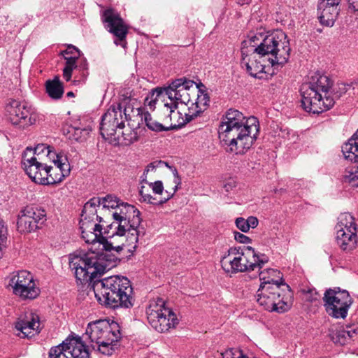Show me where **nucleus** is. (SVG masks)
Segmentation results:
<instances>
[{"label":"nucleus","mask_w":358,"mask_h":358,"mask_svg":"<svg viewBox=\"0 0 358 358\" xmlns=\"http://www.w3.org/2000/svg\"><path fill=\"white\" fill-rule=\"evenodd\" d=\"M102 230L99 234L81 233L82 238L87 243H99L103 245V252H96L91 250H77L69 255V266L74 270L76 278L80 283L92 282L98 274H102L105 271L113 266V262L107 257H115L109 254L112 251L119 252L123 250V246L115 245L114 242L108 241L102 235Z\"/></svg>","instance_id":"f257e3e1"},{"label":"nucleus","mask_w":358,"mask_h":358,"mask_svg":"<svg viewBox=\"0 0 358 358\" xmlns=\"http://www.w3.org/2000/svg\"><path fill=\"white\" fill-rule=\"evenodd\" d=\"M259 132L258 120L246 118L235 109H229L222 117L218 127L219 138L236 154H243L250 149Z\"/></svg>","instance_id":"f03ea898"},{"label":"nucleus","mask_w":358,"mask_h":358,"mask_svg":"<svg viewBox=\"0 0 358 358\" xmlns=\"http://www.w3.org/2000/svg\"><path fill=\"white\" fill-rule=\"evenodd\" d=\"M243 44L252 47V50L259 53V59H266L268 65L273 69L272 74L287 63L289 57V42L287 35L281 31L268 35L262 33L251 34Z\"/></svg>","instance_id":"7ed1b4c3"},{"label":"nucleus","mask_w":358,"mask_h":358,"mask_svg":"<svg viewBox=\"0 0 358 358\" xmlns=\"http://www.w3.org/2000/svg\"><path fill=\"white\" fill-rule=\"evenodd\" d=\"M99 303L111 308H129L134 306L133 288L124 276L112 275L96 281L93 286Z\"/></svg>","instance_id":"20e7f679"},{"label":"nucleus","mask_w":358,"mask_h":358,"mask_svg":"<svg viewBox=\"0 0 358 358\" xmlns=\"http://www.w3.org/2000/svg\"><path fill=\"white\" fill-rule=\"evenodd\" d=\"M140 211L134 206L122 202L116 210L109 215L115 220L112 224H117L115 235L126 236L125 243L121 245L131 254L136 251L139 237L143 236L145 234V229L140 227Z\"/></svg>","instance_id":"39448f33"},{"label":"nucleus","mask_w":358,"mask_h":358,"mask_svg":"<svg viewBox=\"0 0 358 358\" xmlns=\"http://www.w3.org/2000/svg\"><path fill=\"white\" fill-rule=\"evenodd\" d=\"M332 83L328 76L315 73L301 87V105L304 110L319 114L331 108L335 102L329 94Z\"/></svg>","instance_id":"423d86ee"},{"label":"nucleus","mask_w":358,"mask_h":358,"mask_svg":"<svg viewBox=\"0 0 358 358\" xmlns=\"http://www.w3.org/2000/svg\"><path fill=\"white\" fill-rule=\"evenodd\" d=\"M268 262V257L257 252L250 246L231 247L220 260L222 269L227 273L236 274L261 269Z\"/></svg>","instance_id":"0eeeda50"},{"label":"nucleus","mask_w":358,"mask_h":358,"mask_svg":"<svg viewBox=\"0 0 358 358\" xmlns=\"http://www.w3.org/2000/svg\"><path fill=\"white\" fill-rule=\"evenodd\" d=\"M131 117L127 114V108H124L120 103L112 105L101 117L100 133L104 139L114 137V140L124 145H129L136 140V134L130 129L125 134L122 129L124 127L125 121H131Z\"/></svg>","instance_id":"6e6552de"},{"label":"nucleus","mask_w":358,"mask_h":358,"mask_svg":"<svg viewBox=\"0 0 358 358\" xmlns=\"http://www.w3.org/2000/svg\"><path fill=\"white\" fill-rule=\"evenodd\" d=\"M287 291L283 292L277 285H259L257 291V301L264 309L270 312L282 313L292 306V294L287 285Z\"/></svg>","instance_id":"1a4fd4ad"},{"label":"nucleus","mask_w":358,"mask_h":358,"mask_svg":"<svg viewBox=\"0 0 358 358\" xmlns=\"http://www.w3.org/2000/svg\"><path fill=\"white\" fill-rule=\"evenodd\" d=\"M148 323L158 332H166L173 328L178 323L175 313L166 307L162 299H153L150 301L146 308Z\"/></svg>","instance_id":"9d476101"},{"label":"nucleus","mask_w":358,"mask_h":358,"mask_svg":"<svg viewBox=\"0 0 358 358\" xmlns=\"http://www.w3.org/2000/svg\"><path fill=\"white\" fill-rule=\"evenodd\" d=\"M323 300L326 312L329 315L338 319L347 317L352 299L348 291L341 290L339 287L326 290Z\"/></svg>","instance_id":"9b49d317"},{"label":"nucleus","mask_w":358,"mask_h":358,"mask_svg":"<svg viewBox=\"0 0 358 358\" xmlns=\"http://www.w3.org/2000/svg\"><path fill=\"white\" fill-rule=\"evenodd\" d=\"M8 287L13 293L22 299H34L40 293L31 273L22 270L13 273L8 278Z\"/></svg>","instance_id":"f8f14e48"},{"label":"nucleus","mask_w":358,"mask_h":358,"mask_svg":"<svg viewBox=\"0 0 358 358\" xmlns=\"http://www.w3.org/2000/svg\"><path fill=\"white\" fill-rule=\"evenodd\" d=\"M85 334L90 342L95 343L102 341L117 342L121 338L118 324L115 322L110 323L106 320L90 322L86 328Z\"/></svg>","instance_id":"ddd939ff"},{"label":"nucleus","mask_w":358,"mask_h":358,"mask_svg":"<svg viewBox=\"0 0 358 358\" xmlns=\"http://www.w3.org/2000/svg\"><path fill=\"white\" fill-rule=\"evenodd\" d=\"M342 152L346 159L354 162V164L345 169L343 180L352 186L358 187V129L342 146Z\"/></svg>","instance_id":"4468645a"},{"label":"nucleus","mask_w":358,"mask_h":358,"mask_svg":"<svg viewBox=\"0 0 358 358\" xmlns=\"http://www.w3.org/2000/svg\"><path fill=\"white\" fill-rule=\"evenodd\" d=\"M6 110L9 121L19 127L30 126L36 121L32 108L26 103L11 100L7 103Z\"/></svg>","instance_id":"2eb2a0df"},{"label":"nucleus","mask_w":358,"mask_h":358,"mask_svg":"<svg viewBox=\"0 0 358 358\" xmlns=\"http://www.w3.org/2000/svg\"><path fill=\"white\" fill-rule=\"evenodd\" d=\"M45 216L44 210L27 206L18 215L17 229L21 234L34 231L39 227L38 224L43 222Z\"/></svg>","instance_id":"dca6fc26"},{"label":"nucleus","mask_w":358,"mask_h":358,"mask_svg":"<svg viewBox=\"0 0 358 358\" xmlns=\"http://www.w3.org/2000/svg\"><path fill=\"white\" fill-rule=\"evenodd\" d=\"M266 62L265 58L259 59V53L254 51L252 47L242 43L241 64L251 76L261 78L259 74L266 73Z\"/></svg>","instance_id":"f3484780"},{"label":"nucleus","mask_w":358,"mask_h":358,"mask_svg":"<svg viewBox=\"0 0 358 358\" xmlns=\"http://www.w3.org/2000/svg\"><path fill=\"white\" fill-rule=\"evenodd\" d=\"M103 22L106 24L108 31L117 37L115 43L125 47V43L122 44L128 34V27L120 17V14L114 9L108 8L103 13Z\"/></svg>","instance_id":"a211bd4d"},{"label":"nucleus","mask_w":358,"mask_h":358,"mask_svg":"<svg viewBox=\"0 0 358 358\" xmlns=\"http://www.w3.org/2000/svg\"><path fill=\"white\" fill-rule=\"evenodd\" d=\"M177 104L171 102V103H164L161 110L162 121L164 123L166 131L177 129L181 126L192 121L194 117L192 113H185V117L182 114L176 110Z\"/></svg>","instance_id":"6ab92c4d"},{"label":"nucleus","mask_w":358,"mask_h":358,"mask_svg":"<svg viewBox=\"0 0 358 358\" xmlns=\"http://www.w3.org/2000/svg\"><path fill=\"white\" fill-rule=\"evenodd\" d=\"M57 347L61 350L63 358H90L87 347L78 336H69Z\"/></svg>","instance_id":"aec40b11"},{"label":"nucleus","mask_w":358,"mask_h":358,"mask_svg":"<svg viewBox=\"0 0 358 358\" xmlns=\"http://www.w3.org/2000/svg\"><path fill=\"white\" fill-rule=\"evenodd\" d=\"M195 83L186 78H179L173 81L168 87L164 88V94L172 101L176 100L188 105L190 102L188 91Z\"/></svg>","instance_id":"412c9836"},{"label":"nucleus","mask_w":358,"mask_h":358,"mask_svg":"<svg viewBox=\"0 0 358 358\" xmlns=\"http://www.w3.org/2000/svg\"><path fill=\"white\" fill-rule=\"evenodd\" d=\"M54 166H50L48 169V183L54 185L62 182L70 173V164L66 156L61 153L57 154L53 159Z\"/></svg>","instance_id":"4be33fe9"},{"label":"nucleus","mask_w":358,"mask_h":358,"mask_svg":"<svg viewBox=\"0 0 358 358\" xmlns=\"http://www.w3.org/2000/svg\"><path fill=\"white\" fill-rule=\"evenodd\" d=\"M15 327L24 337H31L40 332L39 317L31 311L27 312L24 315L20 316Z\"/></svg>","instance_id":"5701e85b"},{"label":"nucleus","mask_w":358,"mask_h":358,"mask_svg":"<svg viewBox=\"0 0 358 358\" xmlns=\"http://www.w3.org/2000/svg\"><path fill=\"white\" fill-rule=\"evenodd\" d=\"M66 60L63 69V78L69 81L72 76L73 70L77 67V61L80 57V50L73 45H69L65 50L61 52Z\"/></svg>","instance_id":"b1692460"},{"label":"nucleus","mask_w":358,"mask_h":358,"mask_svg":"<svg viewBox=\"0 0 358 358\" xmlns=\"http://www.w3.org/2000/svg\"><path fill=\"white\" fill-rule=\"evenodd\" d=\"M31 152V148H27L26 149L22 155V163L27 174L32 181L36 183L37 179H38V173L39 171L41 162H39V160H41L40 157L29 156Z\"/></svg>","instance_id":"393cba45"},{"label":"nucleus","mask_w":358,"mask_h":358,"mask_svg":"<svg viewBox=\"0 0 358 358\" xmlns=\"http://www.w3.org/2000/svg\"><path fill=\"white\" fill-rule=\"evenodd\" d=\"M100 206V197H93L90 199L83 206L80 221H98L99 223L103 222V218L98 215V210H101Z\"/></svg>","instance_id":"a878e982"},{"label":"nucleus","mask_w":358,"mask_h":358,"mask_svg":"<svg viewBox=\"0 0 358 358\" xmlns=\"http://www.w3.org/2000/svg\"><path fill=\"white\" fill-rule=\"evenodd\" d=\"M356 334V329L346 330L340 324H333L329 329V336L336 344L345 345Z\"/></svg>","instance_id":"bb28decb"},{"label":"nucleus","mask_w":358,"mask_h":358,"mask_svg":"<svg viewBox=\"0 0 358 358\" xmlns=\"http://www.w3.org/2000/svg\"><path fill=\"white\" fill-rule=\"evenodd\" d=\"M174 180L173 182L175 184L174 187L173 188L172 192H169L168 190L165 191V194H166V196L163 197L160 201L158 202H155V199L149 194L148 192V188H146L144 185H141L140 189H139V194L142 198V200L145 202H147L148 203L151 204H162L165 202H166L168 200H169L175 194V192L178 190V186L180 184V179L179 178L178 176V172L176 170H175L174 172Z\"/></svg>","instance_id":"cd10ccee"},{"label":"nucleus","mask_w":358,"mask_h":358,"mask_svg":"<svg viewBox=\"0 0 358 358\" xmlns=\"http://www.w3.org/2000/svg\"><path fill=\"white\" fill-rule=\"evenodd\" d=\"M356 231H346L343 229H336V242L339 247L343 250H353L357 243V236Z\"/></svg>","instance_id":"c85d7f7f"},{"label":"nucleus","mask_w":358,"mask_h":358,"mask_svg":"<svg viewBox=\"0 0 358 358\" xmlns=\"http://www.w3.org/2000/svg\"><path fill=\"white\" fill-rule=\"evenodd\" d=\"M317 10L320 22L327 27H332L339 13L338 6H324L323 8H320L317 5Z\"/></svg>","instance_id":"c756f323"},{"label":"nucleus","mask_w":358,"mask_h":358,"mask_svg":"<svg viewBox=\"0 0 358 358\" xmlns=\"http://www.w3.org/2000/svg\"><path fill=\"white\" fill-rule=\"evenodd\" d=\"M260 285H277L280 287L283 285L282 275L280 271L274 268H266L262 270L259 273Z\"/></svg>","instance_id":"7c9ffc66"},{"label":"nucleus","mask_w":358,"mask_h":358,"mask_svg":"<svg viewBox=\"0 0 358 358\" xmlns=\"http://www.w3.org/2000/svg\"><path fill=\"white\" fill-rule=\"evenodd\" d=\"M209 101L210 98L208 94L205 91L199 89L195 103H192V106L189 107V113H192L194 117L199 116L206 109Z\"/></svg>","instance_id":"2f4dec72"},{"label":"nucleus","mask_w":358,"mask_h":358,"mask_svg":"<svg viewBox=\"0 0 358 358\" xmlns=\"http://www.w3.org/2000/svg\"><path fill=\"white\" fill-rule=\"evenodd\" d=\"M139 116L142 122H144L146 126L152 131H166L164 123L158 122L154 120L151 115L148 111H143L137 108V117Z\"/></svg>","instance_id":"473e14b6"},{"label":"nucleus","mask_w":358,"mask_h":358,"mask_svg":"<svg viewBox=\"0 0 358 358\" xmlns=\"http://www.w3.org/2000/svg\"><path fill=\"white\" fill-rule=\"evenodd\" d=\"M336 229L346 231H358L357 225L355 223L354 217L349 213H341L338 217V223Z\"/></svg>","instance_id":"72a5a7b5"},{"label":"nucleus","mask_w":358,"mask_h":358,"mask_svg":"<svg viewBox=\"0 0 358 358\" xmlns=\"http://www.w3.org/2000/svg\"><path fill=\"white\" fill-rule=\"evenodd\" d=\"M45 87L47 93L52 99H59L64 94V87L58 77L48 80Z\"/></svg>","instance_id":"f704fd0d"},{"label":"nucleus","mask_w":358,"mask_h":358,"mask_svg":"<svg viewBox=\"0 0 358 358\" xmlns=\"http://www.w3.org/2000/svg\"><path fill=\"white\" fill-rule=\"evenodd\" d=\"M92 129L90 127L85 128L70 127L68 130L69 139L75 140L76 141H83L85 140L89 135Z\"/></svg>","instance_id":"c9c22d12"},{"label":"nucleus","mask_w":358,"mask_h":358,"mask_svg":"<svg viewBox=\"0 0 358 358\" xmlns=\"http://www.w3.org/2000/svg\"><path fill=\"white\" fill-rule=\"evenodd\" d=\"M121 203L122 202H120V200L117 196L111 194L106 195L101 198V205H102L101 210L104 213L108 211V214L110 215V208L115 210Z\"/></svg>","instance_id":"e433bc0d"},{"label":"nucleus","mask_w":358,"mask_h":358,"mask_svg":"<svg viewBox=\"0 0 358 358\" xmlns=\"http://www.w3.org/2000/svg\"><path fill=\"white\" fill-rule=\"evenodd\" d=\"M164 91V89L161 88H156L152 90V92H150L148 96L145 99V106H148L150 110H154L158 99L165 95Z\"/></svg>","instance_id":"4c0bfd02"},{"label":"nucleus","mask_w":358,"mask_h":358,"mask_svg":"<svg viewBox=\"0 0 358 358\" xmlns=\"http://www.w3.org/2000/svg\"><path fill=\"white\" fill-rule=\"evenodd\" d=\"M81 233L99 234L102 230L103 225L93 221H80Z\"/></svg>","instance_id":"58836bf2"},{"label":"nucleus","mask_w":358,"mask_h":358,"mask_svg":"<svg viewBox=\"0 0 358 358\" xmlns=\"http://www.w3.org/2000/svg\"><path fill=\"white\" fill-rule=\"evenodd\" d=\"M116 343L110 341L97 343H96L97 345V350L104 355L110 356L115 352L117 345Z\"/></svg>","instance_id":"ea45409f"},{"label":"nucleus","mask_w":358,"mask_h":358,"mask_svg":"<svg viewBox=\"0 0 358 358\" xmlns=\"http://www.w3.org/2000/svg\"><path fill=\"white\" fill-rule=\"evenodd\" d=\"M357 83H351L350 84L338 83L336 86L333 89L334 100L335 99H339L343 94H345L350 88L355 89V85Z\"/></svg>","instance_id":"a19ab883"},{"label":"nucleus","mask_w":358,"mask_h":358,"mask_svg":"<svg viewBox=\"0 0 358 358\" xmlns=\"http://www.w3.org/2000/svg\"><path fill=\"white\" fill-rule=\"evenodd\" d=\"M50 166H48L41 162L39 171L38 173V179H37L36 183L41 185H48V169Z\"/></svg>","instance_id":"79ce46f5"},{"label":"nucleus","mask_w":358,"mask_h":358,"mask_svg":"<svg viewBox=\"0 0 358 358\" xmlns=\"http://www.w3.org/2000/svg\"><path fill=\"white\" fill-rule=\"evenodd\" d=\"M50 166H48L41 162L39 171L38 173V179H37L36 183L41 185H48V169Z\"/></svg>","instance_id":"37998d69"},{"label":"nucleus","mask_w":358,"mask_h":358,"mask_svg":"<svg viewBox=\"0 0 358 358\" xmlns=\"http://www.w3.org/2000/svg\"><path fill=\"white\" fill-rule=\"evenodd\" d=\"M45 152H46V155L50 158L56 155L55 152L50 150V146H48L45 144H38L35 147L34 150H32V152L29 156L39 157Z\"/></svg>","instance_id":"c03bdc74"},{"label":"nucleus","mask_w":358,"mask_h":358,"mask_svg":"<svg viewBox=\"0 0 358 358\" xmlns=\"http://www.w3.org/2000/svg\"><path fill=\"white\" fill-rule=\"evenodd\" d=\"M149 187L152 188V192L156 194H162L164 192L163 183L160 180L148 183Z\"/></svg>","instance_id":"a18cd8bd"},{"label":"nucleus","mask_w":358,"mask_h":358,"mask_svg":"<svg viewBox=\"0 0 358 358\" xmlns=\"http://www.w3.org/2000/svg\"><path fill=\"white\" fill-rule=\"evenodd\" d=\"M236 225L243 232H247L250 230L247 220L243 217H238L236 220Z\"/></svg>","instance_id":"49530a36"},{"label":"nucleus","mask_w":358,"mask_h":358,"mask_svg":"<svg viewBox=\"0 0 358 358\" xmlns=\"http://www.w3.org/2000/svg\"><path fill=\"white\" fill-rule=\"evenodd\" d=\"M236 185L237 182L234 178H229L224 181L223 187L227 192H230L236 188Z\"/></svg>","instance_id":"de8ad7c7"},{"label":"nucleus","mask_w":358,"mask_h":358,"mask_svg":"<svg viewBox=\"0 0 358 358\" xmlns=\"http://www.w3.org/2000/svg\"><path fill=\"white\" fill-rule=\"evenodd\" d=\"M305 297L307 301H313L319 299L320 294L317 293L315 289H309L305 293Z\"/></svg>","instance_id":"09e8293b"},{"label":"nucleus","mask_w":358,"mask_h":358,"mask_svg":"<svg viewBox=\"0 0 358 358\" xmlns=\"http://www.w3.org/2000/svg\"><path fill=\"white\" fill-rule=\"evenodd\" d=\"M88 64L85 59H81L79 64H77V67L75 69H79L82 71V76L86 77L87 76Z\"/></svg>","instance_id":"8fccbe9b"},{"label":"nucleus","mask_w":358,"mask_h":358,"mask_svg":"<svg viewBox=\"0 0 358 358\" xmlns=\"http://www.w3.org/2000/svg\"><path fill=\"white\" fill-rule=\"evenodd\" d=\"M234 238L237 242L241 243H248L251 242V239L248 236L240 232H234Z\"/></svg>","instance_id":"3c124183"},{"label":"nucleus","mask_w":358,"mask_h":358,"mask_svg":"<svg viewBox=\"0 0 358 358\" xmlns=\"http://www.w3.org/2000/svg\"><path fill=\"white\" fill-rule=\"evenodd\" d=\"M239 355H241L240 352L238 350L234 352L232 349L226 350L224 352L222 353V358H240Z\"/></svg>","instance_id":"603ef678"},{"label":"nucleus","mask_w":358,"mask_h":358,"mask_svg":"<svg viewBox=\"0 0 358 358\" xmlns=\"http://www.w3.org/2000/svg\"><path fill=\"white\" fill-rule=\"evenodd\" d=\"M341 0H318V5L320 8L324 6H338Z\"/></svg>","instance_id":"864d4df0"},{"label":"nucleus","mask_w":358,"mask_h":358,"mask_svg":"<svg viewBox=\"0 0 358 358\" xmlns=\"http://www.w3.org/2000/svg\"><path fill=\"white\" fill-rule=\"evenodd\" d=\"M246 220L248 224L249 229H254L257 227L259 222L256 217L250 216Z\"/></svg>","instance_id":"5fc2aeb1"},{"label":"nucleus","mask_w":358,"mask_h":358,"mask_svg":"<svg viewBox=\"0 0 358 358\" xmlns=\"http://www.w3.org/2000/svg\"><path fill=\"white\" fill-rule=\"evenodd\" d=\"M349 8L354 11H358V0H348Z\"/></svg>","instance_id":"6e6d98bb"},{"label":"nucleus","mask_w":358,"mask_h":358,"mask_svg":"<svg viewBox=\"0 0 358 358\" xmlns=\"http://www.w3.org/2000/svg\"><path fill=\"white\" fill-rule=\"evenodd\" d=\"M157 162H152V163H150L149 164L146 169H145V172L146 173H148L149 171H155V169L157 168Z\"/></svg>","instance_id":"4d7b16f0"},{"label":"nucleus","mask_w":358,"mask_h":358,"mask_svg":"<svg viewBox=\"0 0 358 358\" xmlns=\"http://www.w3.org/2000/svg\"><path fill=\"white\" fill-rule=\"evenodd\" d=\"M148 173H146L145 172V170L144 171L143 175L141 176V183L144 182L145 184H148L150 183L149 182L147 181V175H148Z\"/></svg>","instance_id":"13d9d810"},{"label":"nucleus","mask_w":358,"mask_h":358,"mask_svg":"<svg viewBox=\"0 0 358 358\" xmlns=\"http://www.w3.org/2000/svg\"><path fill=\"white\" fill-rule=\"evenodd\" d=\"M4 231H5L4 226L1 222H0V238L3 236Z\"/></svg>","instance_id":"bf43d9fd"},{"label":"nucleus","mask_w":358,"mask_h":358,"mask_svg":"<svg viewBox=\"0 0 358 358\" xmlns=\"http://www.w3.org/2000/svg\"><path fill=\"white\" fill-rule=\"evenodd\" d=\"M250 0H238V3L241 5L248 3Z\"/></svg>","instance_id":"052dcab7"},{"label":"nucleus","mask_w":358,"mask_h":358,"mask_svg":"<svg viewBox=\"0 0 358 358\" xmlns=\"http://www.w3.org/2000/svg\"><path fill=\"white\" fill-rule=\"evenodd\" d=\"M67 96H74V94H73V92H69L67 93Z\"/></svg>","instance_id":"680f3d73"}]
</instances>
